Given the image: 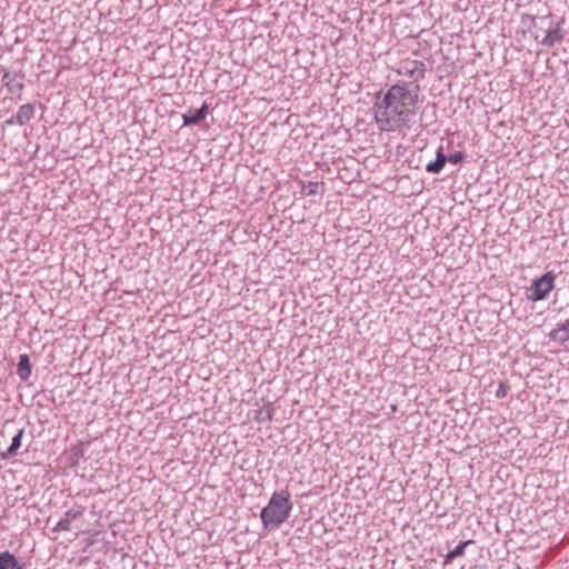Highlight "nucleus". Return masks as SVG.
Returning a JSON list of instances; mask_svg holds the SVG:
<instances>
[{"label":"nucleus","instance_id":"13","mask_svg":"<svg viewBox=\"0 0 569 569\" xmlns=\"http://www.w3.org/2000/svg\"><path fill=\"white\" fill-rule=\"evenodd\" d=\"M550 337L553 340H558L560 342H566L569 340V319H567L561 325L551 331Z\"/></svg>","mask_w":569,"mask_h":569},{"label":"nucleus","instance_id":"4","mask_svg":"<svg viewBox=\"0 0 569 569\" xmlns=\"http://www.w3.org/2000/svg\"><path fill=\"white\" fill-rule=\"evenodd\" d=\"M396 71L401 76L410 77L416 80L425 76L423 63L411 59L402 60Z\"/></svg>","mask_w":569,"mask_h":569},{"label":"nucleus","instance_id":"18","mask_svg":"<svg viewBox=\"0 0 569 569\" xmlns=\"http://www.w3.org/2000/svg\"><path fill=\"white\" fill-rule=\"evenodd\" d=\"M318 192V183L317 182H309L307 186V194H316Z\"/></svg>","mask_w":569,"mask_h":569},{"label":"nucleus","instance_id":"14","mask_svg":"<svg viewBox=\"0 0 569 569\" xmlns=\"http://www.w3.org/2000/svg\"><path fill=\"white\" fill-rule=\"evenodd\" d=\"M446 161L447 157L445 156L442 149H439L437 151L436 160L429 162L426 167V170L431 173H439L443 169Z\"/></svg>","mask_w":569,"mask_h":569},{"label":"nucleus","instance_id":"7","mask_svg":"<svg viewBox=\"0 0 569 569\" xmlns=\"http://www.w3.org/2000/svg\"><path fill=\"white\" fill-rule=\"evenodd\" d=\"M208 104L203 103L200 109L182 114L183 126L198 124L206 119Z\"/></svg>","mask_w":569,"mask_h":569},{"label":"nucleus","instance_id":"9","mask_svg":"<svg viewBox=\"0 0 569 569\" xmlns=\"http://www.w3.org/2000/svg\"><path fill=\"white\" fill-rule=\"evenodd\" d=\"M24 430L20 429L16 436L12 438L10 447L7 449V451L1 453V458L4 460L11 459L17 456L18 450L21 447V440L23 437Z\"/></svg>","mask_w":569,"mask_h":569},{"label":"nucleus","instance_id":"5","mask_svg":"<svg viewBox=\"0 0 569 569\" xmlns=\"http://www.w3.org/2000/svg\"><path fill=\"white\" fill-rule=\"evenodd\" d=\"M84 508L77 506L64 512L63 517L57 522L53 528L54 532L71 530V522L83 516Z\"/></svg>","mask_w":569,"mask_h":569},{"label":"nucleus","instance_id":"1","mask_svg":"<svg viewBox=\"0 0 569 569\" xmlns=\"http://www.w3.org/2000/svg\"><path fill=\"white\" fill-rule=\"evenodd\" d=\"M419 99L418 87L391 86L375 106V119L380 130L395 131L415 113Z\"/></svg>","mask_w":569,"mask_h":569},{"label":"nucleus","instance_id":"15","mask_svg":"<svg viewBox=\"0 0 569 569\" xmlns=\"http://www.w3.org/2000/svg\"><path fill=\"white\" fill-rule=\"evenodd\" d=\"M472 541L471 540H467V541H461L453 550L449 551L447 555H446V560L445 562L446 563H449L451 562L455 558H458V557H461L463 556L465 553V549L468 545H470Z\"/></svg>","mask_w":569,"mask_h":569},{"label":"nucleus","instance_id":"16","mask_svg":"<svg viewBox=\"0 0 569 569\" xmlns=\"http://www.w3.org/2000/svg\"><path fill=\"white\" fill-rule=\"evenodd\" d=\"M509 391V386L505 382H501L496 391V397L502 399L507 396Z\"/></svg>","mask_w":569,"mask_h":569},{"label":"nucleus","instance_id":"3","mask_svg":"<svg viewBox=\"0 0 569 569\" xmlns=\"http://www.w3.org/2000/svg\"><path fill=\"white\" fill-rule=\"evenodd\" d=\"M556 276L551 272H547L539 279L532 282V286L528 293V299L532 301L543 300L547 298L549 292L555 287Z\"/></svg>","mask_w":569,"mask_h":569},{"label":"nucleus","instance_id":"11","mask_svg":"<svg viewBox=\"0 0 569 569\" xmlns=\"http://www.w3.org/2000/svg\"><path fill=\"white\" fill-rule=\"evenodd\" d=\"M17 375L23 381H27L31 376V363L29 356L26 353L19 357V362L17 365Z\"/></svg>","mask_w":569,"mask_h":569},{"label":"nucleus","instance_id":"6","mask_svg":"<svg viewBox=\"0 0 569 569\" xmlns=\"http://www.w3.org/2000/svg\"><path fill=\"white\" fill-rule=\"evenodd\" d=\"M563 38L561 27L559 23L549 21L548 28L545 30L543 37L540 39V43L546 47H553L560 42Z\"/></svg>","mask_w":569,"mask_h":569},{"label":"nucleus","instance_id":"2","mask_svg":"<svg viewBox=\"0 0 569 569\" xmlns=\"http://www.w3.org/2000/svg\"><path fill=\"white\" fill-rule=\"evenodd\" d=\"M292 510L290 492L286 490L272 493L268 505L261 510L260 519L266 529L279 528L288 520Z\"/></svg>","mask_w":569,"mask_h":569},{"label":"nucleus","instance_id":"8","mask_svg":"<svg viewBox=\"0 0 569 569\" xmlns=\"http://www.w3.org/2000/svg\"><path fill=\"white\" fill-rule=\"evenodd\" d=\"M34 114V109L31 104H23L21 106L14 117L10 119L9 123H18V124H24L29 122Z\"/></svg>","mask_w":569,"mask_h":569},{"label":"nucleus","instance_id":"17","mask_svg":"<svg viewBox=\"0 0 569 569\" xmlns=\"http://www.w3.org/2000/svg\"><path fill=\"white\" fill-rule=\"evenodd\" d=\"M448 160L449 162L457 164L465 160V154L462 152H456L450 154Z\"/></svg>","mask_w":569,"mask_h":569},{"label":"nucleus","instance_id":"12","mask_svg":"<svg viewBox=\"0 0 569 569\" xmlns=\"http://www.w3.org/2000/svg\"><path fill=\"white\" fill-rule=\"evenodd\" d=\"M273 415H274V408H273L272 403L269 402V403L264 405L262 408H260L259 410H256L253 419L259 423L269 422L272 420Z\"/></svg>","mask_w":569,"mask_h":569},{"label":"nucleus","instance_id":"10","mask_svg":"<svg viewBox=\"0 0 569 569\" xmlns=\"http://www.w3.org/2000/svg\"><path fill=\"white\" fill-rule=\"evenodd\" d=\"M23 563H20L11 552H0V569H23Z\"/></svg>","mask_w":569,"mask_h":569}]
</instances>
